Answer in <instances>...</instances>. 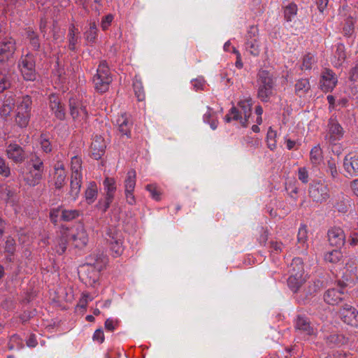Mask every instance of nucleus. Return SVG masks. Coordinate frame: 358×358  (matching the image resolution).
<instances>
[{
    "label": "nucleus",
    "mask_w": 358,
    "mask_h": 358,
    "mask_svg": "<svg viewBox=\"0 0 358 358\" xmlns=\"http://www.w3.org/2000/svg\"><path fill=\"white\" fill-rule=\"evenodd\" d=\"M252 100L250 96H244L238 102V106H233L225 116L227 122L231 120L238 121L243 127L248 126L252 113Z\"/></svg>",
    "instance_id": "1"
},
{
    "label": "nucleus",
    "mask_w": 358,
    "mask_h": 358,
    "mask_svg": "<svg viewBox=\"0 0 358 358\" xmlns=\"http://www.w3.org/2000/svg\"><path fill=\"white\" fill-rule=\"evenodd\" d=\"M44 173V164L43 160L37 155L34 156L26 166V170L22 169L20 176L25 183L31 187L38 185L43 178Z\"/></svg>",
    "instance_id": "2"
},
{
    "label": "nucleus",
    "mask_w": 358,
    "mask_h": 358,
    "mask_svg": "<svg viewBox=\"0 0 358 358\" xmlns=\"http://www.w3.org/2000/svg\"><path fill=\"white\" fill-rule=\"evenodd\" d=\"M257 96L263 102H268L274 94L275 82L272 75L266 70H262L258 73Z\"/></svg>",
    "instance_id": "3"
},
{
    "label": "nucleus",
    "mask_w": 358,
    "mask_h": 358,
    "mask_svg": "<svg viewBox=\"0 0 358 358\" xmlns=\"http://www.w3.org/2000/svg\"><path fill=\"white\" fill-rule=\"evenodd\" d=\"M112 82L110 69L105 61L100 62L96 73L93 77L94 89L99 93H103L108 90Z\"/></svg>",
    "instance_id": "4"
},
{
    "label": "nucleus",
    "mask_w": 358,
    "mask_h": 358,
    "mask_svg": "<svg viewBox=\"0 0 358 358\" xmlns=\"http://www.w3.org/2000/svg\"><path fill=\"white\" fill-rule=\"evenodd\" d=\"M31 99L28 95L18 97L16 101L15 122L20 127H26L29 122Z\"/></svg>",
    "instance_id": "5"
},
{
    "label": "nucleus",
    "mask_w": 358,
    "mask_h": 358,
    "mask_svg": "<svg viewBox=\"0 0 358 358\" xmlns=\"http://www.w3.org/2000/svg\"><path fill=\"white\" fill-rule=\"evenodd\" d=\"M69 110L74 123L77 126H83L88 119V113L85 105L76 98L69 99Z\"/></svg>",
    "instance_id": "6"
},
{
    "label": "nucleus",
    "mask_w": 358,
    "mask_h": 358,
    "mask_svg": "<svg viewBox=\"0 0 358 358\" xmlns=\"http://www.w3.org/2000/svg\"><path fill=\"white\" fill-rule=\"evenodd\" d=\"M36 62L32 54L22 56L18 64L20 71L26 80L34 81L36 79Z\"/></svg>",
    "instance_id": "7"
},
{
    "label": "nucleus",
    "mask_w": 358,
    "mask_h": 358,
    "mask_svg": "<svg viewBox=\"0 0 358 358\" xmlns=\"http://www.w3.org/2000/svg\"><path fill=\"white\" fill-rule=\"evenodd\" d=\"M103 185L105 191V197L103 199L99 201L96 207L105 213L109 208L113 201L116 191V182L114 178L107 177L103 180Z\"/></svg>",
    "instance_id": "8"
},
{
    "label": "nucleus",
    "mask_w": 358,
    "mask_h": 358,
    "mask_svg": "<svg viewBox=\"0 0 358 358\" xmlns=\"http://www.w3.org/2000/svg\"><path fill=\"white\" fill-rule=\"evenodd\" d=\"M106 240L115 257H120L123 251V236L120 231L112 228L106 232Z\"/></svg>",
    "instance_id": "9"
},
{
    "label": "nucleus",
    "mask_w": 358,
    "mask_h": 358,
    "mask_svg": "<svg viewBox=\"0 0 358 358\" xmlns=\"http://www.w3.org/2000/svg\"><path fill=\"white\" fill-rule=\"evenodd\" d=\"M308 193L312 200L319 203L325 202L330 196L328 186L320 181L312 182L310 185Z\"/></svg>",
    "instance_id": "10"
},
{
    "label": "nucleus",
    "mask_w": 358,
    "mask_h": 358,
    "mask_svg": "<svg viewBox=\"0 0 358 358\" xmlns=\"http://www.w3.org/2000/svg\"><path fill=\"white\" fill-rule=\"evenodd\" d=\"M16 50L15 41L8 36L0 37V62L8 61Z\"/></svg>",
    "instance_id": "11"
},
{
    "label": "nucleus",
    "mask_w": 358,
    "mask_h": 358,
    "mask_svg": "<svg viewBox=\"0 0 358 358\" xmlns=\"http://www.w3.org/2000/svg\"><path fill=\"white\" fill-rule=\"evenodd\" d=\"M327 127L328 129L325 138L329 141V143H335L336 141H340L343 138L344 130L336 117H331L329 120Z\"/></svg>",
    "instance_id": "12"
},
{
    "label": "nucleus",
    "mask_w": 358,
    "mask_h": 358,
    "mask_svg": "<svg viewBox=\"0 0 358 358\" xmlns=\"http://www.w3.org/2000/svg\"><path fill=\"white\" fill-rule=\"evenodd\" d=\"M75 247L83 248L85 247L88 243V234L83 224H78L73 228L69 234Z\"/></svg>",
    "instance_id": "13"
},
{
    "label": "nucleus",
    "mask_w": 358,
    "mask_h": 358,
    "mask_svg": "<svg viewBox=\"0 0 358 358\" xmlns=\"http://www.w3.org/2000/svg\"><path fill=\"white\" fill-rule=\"evenodd\" d=\"M338 83L336 74L330 69H325L321 74L320 87L323 92H330L334 89Z\"/></svg>",
    "instance_id": "14"
},
{
    "label": "nucleus",
    "mask_w": 358,
    "mask_h": 358,
    "mask_svg": "<svg viewBox=\"0 0 358 358\" xmlns=\"http://www.w3.org/2000/svg\"><path fill=\"white\" fill-rule=\"evenodd\" d=\"M257 33V29L251 27L248 33L247 41L245 44V48L250 55L258 56L260 53V43L257 38L255 37Z\"/></svg>",
    "instance_id": "15"
},
{
    "label": "nucleus",
    "mask_w": 358,
    "mask_h": 358,
    "mask_svg": "<svg viewBox=\"0 0 358 358\" xmlns=\"http://www.w3.org/2000/svg\"><path fill=\"white\" fill-rule=\"evenodd\" d=\"M343 167L349 176H358V152L346 155L343 159Z\"/></svg>",
    "instance_id": "16"
},
{
    "label": "nucleus",
    "mask_w": 358,
    "mask_h": 358,
    "mask_svg": "<svg viewBox=\"0 0 358 358\" xmlns=\"http://www.w3.org/2000/svg\"><path fill=\"white\" fill-rule=\"evenodd\" d=\"M294 327L297 331L306 336H312L316 333V329L310 323L308 318L303 315L297 316Z\"/></svg>",
    "instance_id": "17"
},
{
    "label": "nucleus",
    "mask_w": 358,
    "mask_h": 358,
    "mask_svg": "<svg viewBox=\"0 0 358 358\" xmlns=\"http://www.w3.org/2000/svg\"><path fill=\"white\" fill-rule=\"evenodd\" d=\"M340 315L342 320L350 325H358V311L350 305L345 304L340 310Z\"/></svg>",
    "instance_id": "18"
},
{
    "label": "nucleus",
    "mask_w": 358,
    "mask_h": 358,
    "mask_svg": "<svg viewBox=\"0 0 358 358\" xmlns=\"http://www.w3.org/2000/svg\"><path fill=\"white\" fill-rule=\"evenodd\" d=\"M328 240L329 243L336 247L343 245L345 241V235L340 227H333L328 231Z\"/></svg>",
    "instance_id": "19"
},
{
    "label": "nucleus",
    "mask_w": 358,
    "mask_h": 358,
    "mask_svg": "<svg viewBox=\"0 0 358 358\" xmlns=\"http://www.w3.org/2000/svg\"><path fill=\"white\" fill-rule=\"evenodd\" d=\"M49 101L50 108L55 116L60 120H64L66 116L65 108L61 103L59 97L55 94H51L49 96Z\"/></svg>",
    "instance_id": "20"
},
{
    "label": "nucleus",
    "mask_w": 358,
    "mask_h": 358,
    "mask_svg": "<svg viewBox=\"0 0 358 358\" xmlns=\"http://www.w3.org/2000/svg\"><path fill=\"white\" fill-rule=\"evenodd\" d=\"M8 157L15 163H20L25 159L23 149L17 144H10L6 149Z\"/></svg>",
    "instance_id": "21"
},
{
    "label": "nucleus",
    "mask_w": 358,
    "mask_h": 358,
    "mask_svg": "<svg viewBox=\"0 0 358 358\" xmlns=\"http://www.w3.org/2000/svg\"><path fill=\"white\" fill-rule=\"evenodd\" d=\"M116 123L118 127V131L121 135L129 138L132 122L129 116L127 114H122L117 117Z\"/></svg>",
    "instance_id": "22"
},
{
    "label": "nucleus",
    "mask_w": 358,
    "mask_h": 358,
    "mask_svg": "<svg viewBox=\"0 0 358 358\" xmlns=\"http://www.w3.org/2000/svg\"><path fill=\"white\" fill-rule=\"evenodd\" d=\"M343 292L335 288L329 289L324 294V301L331 306L337 305L343 300Z\"/></svg>",
    "instance_id": "23"
},
{
    "label": "nucleus",
    "mask_w": 358,
    "mask_h": 358,
    "mask_svg": "<svg viewBox=\"0 0 358 358\" xmlns=\"http://www.w3.org/2000/svg\"><path fill=\"white\" fill-rule=\"evenodd\" d=\"M83 177L71 176L70 190L69 192V198L72 201H76L80 192Z\"/></svg>",
    "instance_id": "24"
},
{
    "label": "nucleus",
    "mask_w": 358,
    "mask_h": 358,
    "mask_svg": "<svg viewBox=\"0 0 358 358\" xmlns=\"http://www.w3.org/2000/svg\"><path fill=\"white\" fill-rule=\"evenodd\" d=\"M346 58L345 46L342 43H338L336 46V50L334 52L331 62L335 67H339Z\"/></svg>",
    "instance_id": "25"
},
{
    "label": "nucleus",
    "mask_w": 358,
    "mask_h": 358,
    "mask_svg": "<svg viewBox=\"0 0 358 358\" xmlns=\"http://www.w3.org/2000/svg\"><path fill=\"white\" fill-rule=\"evenodd\" d=\"M82 274L81 278L84 279V275H86L89 278L88 283H94L99 278V270L96 269L92 264H87V265L82 266ZM86 283L87 281L85 282Z\"/></svg>",
    "instance_id": "26"
},
{
    "label": "nucleus",
    "mask_w": 358,
    "mask_h": 358,
    "mask_svg": "<svg viewBox=\"0 0 358 358\" xmlns=\"http://www.w3.org/2000/svg\"><path fill=\"white\" fill-rule=\"evenodd\" d=\"M310 90V84L307 78H301L296 80L294 85L295 94L301 97L304 96Z\"/></svg>",
    "instance_id": "27"
},
{
    "label": "nucleus",
    "mask_w": 358,
    "mask_h": 358,
    "mask_svg": "<svg viewBox=\"0 0 358 358\" xmlns=\"http://www.w3.org/2000/svg\"><path fill=\"white\" fill-rule=\"evenodd\" d=\"M16 100L12 94L6 95L4 98L3 105L0 108V113L2 116L6 117L12 111L16 103Z\"/></svg>",
    "instance_id": "28"
},
{
    "label": "nucleus",
    "mask_w": 358,
    "mask_h": 358,
    "mask_svg": "<svg viewBox=\"0 0 358 358\" xmlns=\"http://www.w3.org/2000/svg\"><path fill=\"white\" fill-rule=\"evenodd\" d=\"M289 274L295 275L297 278L304 275L303 264L301 258L296 257L292 259L289 268Z\"/></svg>",
    "instance_id": "29"
},
{
    "label": "nucleus",
    "mask_w": 358,
    "mask_h": 358,
    "mask_svg": "<svg viewBox=\"0 0 358 358\" xmlns=\"http://www.w3.org/2000/svg\"><path fill=\"white\" fill-rule=\"evenodd\" d=\"M136 173L135 170L131 169L127 173L124 181V192L134 191L136 187Z\"/></svg>",
    "instance_id": "30"
},
{
    "label": "nucleus",
    "mask_w": 358,
    "mask_h": 358,
    "mask_svg": "<svg viewBox=\"0 0 358 358\" xmlns=\"http://www.w3.org/2000/svg\"><path fill=\"white\" fill-rule=\"evenodd\" d=\"M310 160L313 166H317L323 161L322 148L319 145L314 146L310 152Z\"/></svg>",
    "instance_id": "31"
},
{
    "label": "nucleus",
    "mask_w": 358,
    "mask_h": 358,
    "mask_svg": "<svg viewBox=\"0 0 358 358\" xmlns=\"http://www.w3.org/2000/svg\"><path fill=\"white\" fill-rule=\"evenodd\" d=\"M98 194V189L94 182L89 183L85 191V199L88 204H91L96 199Z\"/></svg>",
    "instance_id": "32"
},
{
    "label": "nucleus",
    "mask_w": 358,
    "mask_h": 358,
    "mask_svg": "<svg viewBox=\"0 0 358 358\" xmlns=\"http://www.w3.org/2000/svg\"><path fill=\"white\" fill-rule=\"evenodd\" d=\"M71 176L73 177H83L81 173L82 160L78 156H74L71 161Z\"/></svg>",
    "instance_id": "33"
},
{
    "label": "nucleus",
    "mask_w": 358,
    "mask_h": 358,
    "mask_svg": "<svg viewBox=\"0 0 358 358\" xmlns=\"http://www.w3.org/2000/svg\"><path fill=\"white\" fill-rule=\"evenodd\" d=\"M305 281V276H300L297 278L296 275L289 274V277L287 279V284L289 287L294 292H296L299 288L302 285Z\"/></svg>",
    "instance_id": "34"
},
{
    "label": "nucleus",
    "mask_w": 358,
    "mask_h": 358,
    "mask_svg": "<svg viewBox=\"0 0 358 358\" xmlns=\"http://www.w3.org/2000/svg\"><path fill=\"white\" fill-rule=\"evenodd\" d=\"M203 119L204 122L210 124L212 129L215 130L217 127L218 121L215 117V113L212 108L208 107L207 111L203 115Z\"/></svg>",
    "instance_id": "35"
},
{
    "label": "nucleus",
    "mask_w": 358,
    "mask_h": 358,
    "mask_svg": "<svg viewBox=\"0 0 358 358\" xmlns=\"http://www.w3.org/2000/svg\"><path fill=\"white\" fill-rule=\"evenodd\" d=\"M79 34L78 29L75 27L73 24H71L69 27V47L71 50H74L76 49V44L78 41V34Z\"/></svg>",
    "instance_id": "36"
},
{
    "label": "nucleus",
    "mask_w": 358,
    "mask_h": 358,
    "mask_svg": "<svg viewBox=\"0 0 358 358\" xmlns=\"http://www.w3.org/2000/svg\"><path fill=\"white\" fill-rule=\"evenodd\" d=\"M133 87L135 95L138 101H143L145 99V96L141 80L136 77L133 83Z\"/></svg>",
    "instance_id": "37"
},
{
    "label": "nucleus",
    "mask_w": 358,
    "mask_h": 358,
    "mask_svg": "<svg viewBox=\"0 0 358 358\" xmlns=\"http://www.w3.org/2000/svg\"><path fill=\"white\" fill-rule=\"evenodd\" d=\"M308 229L306 225H301L298 231L297 241L298 243L301 245L302 248H308Z\"/></svg>",
    "instance_id": "38"
},
{
    "label": "nucleus",
    "mask_w": 358,
    "mask_h": 358,
    "mask_svg": "<svg viewBox=\"0 0 358 358\" xmlns=\"http://www.w3.org/2000/svg\"><path fill=\"white\" fill-rule=\"evenodd\" d=\"M68 230L64 231L62 233V236L59 238V239L57 241V244L55 246L56 251L58 254L62 255L63 254L67 246V242H68Z\"/></svg>",
    "instance_id": "39"
},
{
    "label": "nucleus",
    "mask_w": 358,
    "mask_h": 358,
    "mask_svg": "<svg viewBox=\"0 0 358 358\" xmlns=\"http://www.w3.org/2000/svg\"><path fill=\"white\" fill-rule=\"evenodd\" d=\"M276 138L277 132L275 130H273L271 127H269L266 134V143L267 147L271 150H275L277 147Z\"/></svg>",
    "instance_id": "40"
},
{
    "label": "nucleus",
    "mask_w": 358,
    "mask_h": 358,
    "mask_svg": "<svg viewBox=\"0 0 358 358\" xmlns=\"http://www.w3.org/2000/svg\"><path fill=\"white\" fill-rule=\"evenodd\" d=\"M297 6L294 3H289L285 8L284 15L287 22H291L296 17L297 13Z\"/></svg>",
    "instance_id": "41"
},
{
    "label": "nucleus",
    "mask_w": 358,
    "mask_h": 358,
    "mask_svg": "<svg viewBox=\"0 0 358 358\" xmlns=\"http://www.w3.org/2000/svg\"><path fill=\"white\" fill-rule=\"evenodd\" d=\"M342 257H343V255L340 250H333L332 251L329 252L325 254L324 259L326 262H330L332 264H336L341 259Z\"/></svg>",
    "instance_id": "42"
},
{
    "label": "nucleus",
    "mask_w": 358,
    "mask_h": 358,
    "mask_svg": "<svg viewBox=\"0 0 358 358\" xmlns=\"http://www.w3.org/2000/svg\"><path fill=\"white\" fill-rule=\"evenodd\" d=\"M41 148L43 152L49 153L52 151L50 138L47 134H42L40 137Z\"/></svg>",
    "instance_id": "43"
},
{
    "label": "nucleus",
    "mask_w": 358,
    "mask_h": 358,
    "mask_svg": "<svg viewBox=\"0 0 358 358\" xmlns=\"http://www.w3.org/2000/svg\"><path fill=\"white\" fill-rule=\"evenodd\" d=\"M80 215L78 210H63L61 213L62 220L66 222L71 221Z\"/></svg>",
    "instance_id": "44"
},
{
    "label": "nucleus",
    "mask_w": 358,
    "mask_h": 358,
    "mask_svg": "<svg viewBox=\"0 0 358 358\" xmlns=\"http://www.w3.org/2000/svg\"><path fill=\"white\" fill-rule=\"evenodd\" d=\"M316 59L315 56L308 53L303 57L302 62V70H310L312 69L313 65L315 63Z\"/></svg>",
    "instance_id": "45"
},
{
    "label": "nucleus",
    "mask_w": 358,
    "mask_h": 358,
    "mask_svg": "<svg viewBox=\"0 0 358 358\" xmlns=\"http://www.w3.org/2000/svg\"><path fill=\"white\" fill-rule=\"evenodd\" d=\"M327 172L334 180L338 178L339 173L337 170L336 162L334 159H330L327 162Z\"/></svg>",
    "instance_id": "46"
},
{
    "label": "nucleus",
    "mask_w": 358,
    "mask_h": 358,
    "mask_svg": "<svg viewBox=\"0 0 358 358\" xmlns=\"http://www.w3.org/2000/svg\"><path fill=\"white\" fill-rule=\"evenodd\" d=\"M145 189L150 193V195L155 201H159L161 199V192L155 184H149L146 185Z\"/></svg>",
    "instance_id": "47"
},
{
    "label": "nucleus",
    "mask_w": 358,
    "mask_h": 358,
    "mask_svg": "<svg viewBox=\"0 0 358 358\" xmlns=\"http://www.w3.org/2000/svg\"><path fill=\"white\" fill-rule=\"evenodd\" d=\"M97 36V29L94 22L90 23V29L85 32V38L90 42H94Z\"/></svg>",
    "instance_id": "48"
},
{
    "label": "nucleus",
    "mask_w": 358,
    "mask_h": 358,
    "mask_svg": "<svg viewBox=\"0 0 358 358\" xmlns=\"http://www.w3.org/2000/svg\"><path fill=\"white\" fill-rule=\"evenodd\" d=\"M10 86V80L9 76L1 71H0V92L9 88Z\"/></svg>",
    "instance_id": "49"
},
{
    "label": "nucleus",
    "mask_w": 358,
    "mask_h": 358,
    "mask_svg": "<svg viewBox=\"0 0 358 358\" xmlns=\"http://www.w3.org/2000/svg\"><path fill=\"white\" fill-rule=\"evenodd\" d=\"M99 140H101V138L96 139L94 141H93L92 143V145H91L92 150H93L94 151L97 150L96 153V152L92 153V155L94 156V157L96 159L100 157V156L104 152V150H105L104 144H102L101 145H99V146L97 145Z\"/></svg>",
    "instance_id": "50"
},
{
    "label": "nucleus",
    "mask_w": 358,
    "mask_h": 358,
    "mask_svg": "<svg viewBox=\"0 0 358 358\" xmlns=\"http://www.w3.org/2000/svg\"><path fill=\"white\" fill-rule=\"evenodd\" d=\"M55 186L57 189H61L65 182L66 180V172H60V173H55Z\"/></svg>",
    "instance_id": "51"
},
{
    "label": "nucleus",
    "mask_w": 358,
    "mask_h": 358,
    "mask_svg": "<svg viewBox=\"0 0 358 358\" xmlns=\"http://www.w3.org/2000/svg\"><path fill=\"white\" fill-rule=\"evenodd\" d=\"M119 325L117 319L108 318L105 321L104 327L107 331H113Z\"/></svg>",
    "instance_id": "52"
},
{
    "label": "nucleus",
    "mask_w": 358,
    "mask_h": 358,
    "mask_svg": "<svg viewBox=\"0 0 358 358\" xmlns=\"http://www.w3.org/2000/svg\"><path fill=\"white\" fill-rule=\"evenodd\" d=\"M191 83L194 90L196 91L203 90L206 86L205 80L201 77L193 79Z\"/></svg>",
    "instance_id": "53"
},
{
    "label": "nucleus",
    "mask_w": 358,
    "mask_h": 358,
    "mask_svg": "<svg viewBox=\"0 0 358 358\" xmlns=\"http://www.w3.org/2000/svg\"><path fill=\"white\" fill-rule=\"evenodd\" d=\"M343 33L345 36H350L354 32V22L352 19H348L343 28Z\"/></svg>",
    "instance_id": "54"
},
{
    "label": "nucleus",
    "mask_w": 358,
    "mask_h": 358,
    "mask_svg": "<svg viewBox=\"0 0 358 358\" xmlns=\"http://www.w3.org/2000/svg\"><path fill=\"white\" fill-rule=\"evenodd\" d=\"M299 179L303 183H307L309 180L308 171L306 167H301L298 170Z\"/></svg>",
    "instance_id": "55"
},
{
    "label": "nucleus",
    "mask_w": 358,
    "mask_h": 358,
    "mask_svg": "<svg viewBox=\"0 0 358 358\" xmlns=\"http://www.w3.org/2000/svg\"><path fill=\"white\" fill-rule=\"evenodd\" d=\"M10 174V169L6 164L5 160L0 157V175L4 177H8Z\"/></svg>",
    "instance_id": "56"
},
{
    "label": "nucleus",
    "mask_w": 358,
    "mask_h": 358,
    "mask_svg": "<svg viewBox=\"0 0 358 358\" xmlns=\"http://www.w3.org/2000/svg\"><path fill=\"white\" fill-rule=\"evenodd\" d=\"M15 250V240L10 237L8 238L5 243V251L13 255Z\"/></svg>",
    "instance_id": "57"
},
{
    "label": "nucleus",
    "mask_w": 358,
    "mask_h": 358,
    "mask_svg": "<svg viewBox=\"0 0 358 358\" xmlns=\"http://www.w3.org/2000/svg\"><path fill=\"white\" fill-rule=\"evenodd\" d=\"M285 189L289 196L296 200V194H298V188L295 186V185L291 182L286 184Z\"/></svg>",
    "instance_id": "58"
},
{
    "label": "nucleus",
    "mask_w": 358,
    "mask_h": 358,
    "mask_svg": "<svg viewBox=\"0 0 358 358\" xmlns=\"http://www.w3.org/2000/svg\"><path fill=\"white\" fill-rule=\"evenodd\" d=\"M29 37L30 39V44L33 49L35 50H38L40 48L38 37L34 32L29 33Z\"/></svg>",
    "instance_id": "59"
},
{
    "label": "nucleus",
    "mask_w": 358,
    "mask_h": 358,
    "mask_svg": "<svg viewBox=\"0 0 358 358\" xmlns=\"http://www.w3.org/2000/svg\"><path fill=\"white\" fill-rule=\"evenodd\" d=\"M92 338H93L94 341H96L99 343H102L105 340L103 329H96L93 334Z\"/></svg>",
    "instance_id": "60"
},
{
    "label": "nucleus",
    "mask_w": 358,
    "mask_h": 358,
    "mask_svg": "<svg viewBox=\"0 0 358 358\" xmlns=\"http://www.w3.org/2000/svg\"><path fill=\"white\" fill-rule=\"evenodd\" d=\"M113 20V16L110 14L105 16L102 19L101 23V27L102 29L103 30L108 29V28L110 27Z\"/></svg>",
    "instance_id": "61"
},
{
    "label": "nucleus",
    "mask_w": 358,
    "mask_h": 358,
    "mask_svg": "<svg viewBox=\"0 0 358 358\" xmlns=\"http://www.w3.org/2000/svg\"><path fill=\"white\" fill-rule=\"evenodd\" d=\"M60 215V209L59 208L50 210V218L52 222L56 224L58 221V217Z\"/></svg>",
    "instance_id": "62"
},
{
    "label": "nucleus",
    "mask_w": 358,
    "mask_h": 358,
    "mask_svg": "<svg viewBox=\"0 0 358 358\" xmlns=\"http://www.w3.org/2000/svg\"><path fill=\"white\" fill-rule=\"evenodd\" d=\"M350 80L353 83H358V64L353 67L350 73Z\"/></svg>",
    "instance_id": "63"
},
{
    "label": "nucleus",
    "mask_w": 358,
    "mask_h": 358,
    "mask_svg": "<svg viewBox=\"0 0 358 358\" xmlns=\"http://www.w3.org/2000/svg\"><path fill=\"white\" fill-rule=\"evenodd\" d=\"M127 202L129 205H134L136 203V199L134 194V191L124 192Z\"/></svg>",
    "instance_id": "64"
}]
</instances>
